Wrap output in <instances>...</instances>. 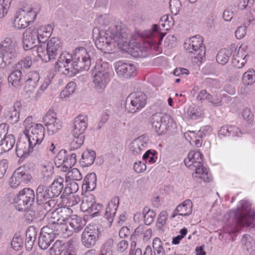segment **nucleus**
<instances>
[{
  "label": "nucleus",
  "instance_id": "338daca9",
  "mask_svg": "<svg viewBox=\"0 0 255 255\" xmlns=\"http://www.w3.org/2000/svg\"><path fill=\"white\" fill-rule=\"evenodd\" d=\"M237 6L239 9L243 10L247 7H251L254 3V0H239Z\"/></svg>",
  "mask_w": 255,
  "mask_h": 255
},
{
  "label": "nucleus",
  "instance_id": "ddd939ff",
  "mask_svg": "<svg viewBox=\"0 0 255 255\" xmlns=\"http://www.w3.org/2000/svg\"><path fill=\"white\" fill-rule=\"evenodd\" d=\"M170 120V117L167 115L161 116V114H155L151 119L152 128L158 135H161L168 129L169 126L168 125Z\"/></svg>",
  "mask_w": 255,
  "mask_h": 255
},
{
  "label": "nucleus",
  "instance_id": "de8ad7c7",
  "mask_svg": "<svg viewBox=\"0 0 255 255\" xmlns=\"http://www.w3.org/2000/svg\"><path fill=\"white\" fill-rule=\"evenodd\" d=\"M42 173L43 175L42 182L43 184L47 185L52 180L53 170L50 167L44 166Z\"/></svg>",
  "mask_w": 255,
  "mask_h": 255
},
{
  "label": "nucleus",
  "instance_id": "7ed1b4c3",
  "mask_svg": "<svg viewBox=\"0 0 255 255\" xmlns=\"http://www.w3.org/2000/svg\"><path fill=\"white\" fill-rule=\"evenodd\" d=\"M184 162L185 165L188 167L192 166L195 167L196 173L200 175L199 177L204 182H209L211 180L208 169L203 166V155L199 151H190L187 158L184 159Z\"/></svg>",
  "mask_w": 255,
  "mask_h": 255
},
{
  "label": "nucleus",
  "instance_id": "72a5a7b5",
  "mask_svg": "<svg viewBox=\"0 0 255 255\" xmlns=\"http://www.w3.org/2000/svg\"><path fill=\"white\" fill-rule=\"evenodd\" d=\"M37 231L35 227L30 226L27 229L25 234V246L26 248L31 249L36 240Z\"/></svg>",
  "mask_w": 255,
  "mask_h": 255
},
{
  "label": "nucleus",
  "instance_id": "052dcab7",
  "mask_svg": "<svg viewBox=\"0 0 255 255\" xmlns=\"http://www.w3.org/2000/svg\"><path fill=\"white\" fill-rule=\"evenodd\" d=\"M67 152V151L65 149H62L59 151L55 158V164H58L59 166L62 165L66 158Z\"/></svg>",
  "mask_w": 255,
  "mask_h": 255
},
{
  "label": "nucleus",
  "instance_id": "c03bdc74",
  "mask_svg": "<svg viewBox=\"0 0 255 255\" xmlns=\"http://www.w3.org/2000/svg\"><path fill=\"white\" fill-rule=\"evenodd\" d=\"M109 69V64L107 62L102 61H98L94 67L95 74H104V75H110Z\"/></svg>",
  "mask_w": 255,
  "mask_h": 255
},
{
  "label": "nucleus",
  "instance_id": "dca6fc26",
  "mask_svg": "<svg viewBox=\"0 0 255 255\" xmlns=\"http://www.w3.org/2000/svg\"><path fill=\"white\" fill-rule=\"evenodd\" d=\"M55 236L47 227L41 228L38 238V246L42 250L47 249L54 241Z\"/></svg>",
  "mask_w": 255,
  "mask_h": 255
},
{
  "label": "nucleus",
  "instance_id": "9b49d317",
  "mask_svg": "<svg viewBox=\"0 0 255 255\" xmlns=\"http://www.w3.org/2000/svg\"><path fill=\"white\" fill-rule=\"evenodd\" d=\"M20 7L17 9V19L18 18L17 14L19 15H23L25 19V23H22V18H20L18 20V26L19 29L24 28L28 26L31 22H33L36 18L37 14L36 12L30 7L27 3L22 4L19 3Z\"/></svg>",
  "mask_w": 255,
  "mask_h": 255
},
{
  "label": "nucleus",
  "instance_id": "412c9836",
  "mask_svg": "<svg viewBox=\"0 0 255 255\" xmlns=\"http://www.w3.org/2000/svg\"><path fill=\"white\" fill-rule=\"evenodd\" d=\"M86 223L85 220L76 215H72L70 218H67V224L70 226V227H68V230L71 232V235L73 232L78 233L81 231Z\"/></svg>",
  "mask_w": 255,
  "mask_h": 255
},
{
  "label": "nucleus",
  "instance_id": "ea45409f",
  "mask_svg": "<svg viewBox=\"0 0 255 255\" xmlns=\"http://www.w3.org/2000/svg\"><path fill=\"white\" fill-rule=\"evenodd\" d=\"M31 64L32 60L30 56H27L23 59L19 61L17 63V72L19 74V76H22V72L24 73L23 68H29Z\"/></svg>",
  "mask_w": 255,
  "mask_h": 255
},
{
  "label": "nucleus",
  "instance_id": "603ef678",
  "mask_svg": "<svg viewBox=\"0 0 255 255\" xmlns=\"http://www.w3.org/2000/svg\"><path fill=\"white\" fill-rule=\"evenodd\" d=\"M187 114L191 119L195 120L203 115L202 111L195 106H191L187 111Z\"/></svg>",
  "mask_w": 255,
  "mask_h": 255
},
{
  "label": "nucleus",
  "instance_id": "79ce46f5",
  "mask_svg": "<svg viewBox=\"0 0 255 255\" xmlns=\"http://www.w3.org/2000/svg\"><path fill=\"white\" fill-rule=\"evenodd\" d=\"M64 241L57 240L50 248L49 252L50 255H61L64 251Z\"/></svg>",
  "mask_w": 255,
  "mask_h": 255
},
{
  "label": "nucleus",
  "instance_id": "f03ea898",
  "mask_svg": "<svg viewBox=\"0 0 255 255\" xmlns=\"http://www.w3.org/2000/svg\"><path fill=\"white\" fill-rule=\"evenodd\" d=\"M241 206L233 212L234 217L232 224L229 227V234H235L239 232L243 227L250 226L253 223L255 229V211L252 209L251 204L247 201H240Z\"/></svg>",
  "mask_w": 255,
  "mask_h": 255
},
{
  "label": "nucleus",
  "instance_id": "4c0bfd02",
  "mask_svg": "<svg viewBox=\"0 0 255 255\" xmlns=\"http://www.w3.org/2000/svg\"><path fill=\"white\" fill-rule=\"evenodd\" d=\"M77 162L76 155L74 153L67 152L66 158L62 165L65 171L68 170L72 168Z\"/></svg>",
  "mask_w": 255,
  "mask_h": 255
},
{
  "label": "nucleus",
  "instance_id": "774afa93",
  "mask_svg": "<svg viewBox=\"0 0 255 255\" xmlns=\"http://www.w3.org/2000/svg\"><path fill=\"white\" fill-rule=\"evenodd\" d=\"M9 87L15 88L16 84V70L13 69L7 78Z\"/></svg>",
  "mask_w": 255,
  "mask_h": 255
},
{
  "label": "nucleus",
  "instance_id": "4468645a",
  "mask_svg": "<svg viewBox=\"0 0 255 255\" xmlns=\"http://www.w3.org/2000/svg\"><path fill=\"white\" fill-rule=\"evenodd\" d=\"M37 29L30 27L23 33L22 45L25 51L32 50L37 44Z\"/></svg>",
  "mask_w": 255,
  "mask_h": 255
},
{
  "label": "nucleus",
  "instance_id": "2f4dec72",
  "mask_svg": "<svg viewBox=\"0 0 255 255\" xmlns=\"http://www.w3.org/2000/svg\"><path fill=\"white\" fill-rule=\"evenodd\" d=\"M236 48L235 45H231L230 49L223 48L221 49L218 52L216 56V60L217 62L221 65L226 64L229 57L231 56L233 50H235Z\"/></svg>",
  "mask_w": 255,
  "mask_h": 255
},
{
  "label": "nucleus",
  "instance_id": "f257e3e1",
  "mask_svg": "<svg viewBox=\"0 0 255 255\" xmlns=\"http://www.w3.org/2000/svg\"><path fill=\"white\" fill-rule=\"evenodd\" d=\"M96 32L98 35L96 37V46L105 53H110L113 47H124L128 44V34L121 24L112 25L104 30L94 28V37Z\"/></svg>",
  "mask_w": 255,
  "mask_h": 255
},
{
  "label": "nucleus",
  "instance_id": "0e129e2a",
  "mask_svg": "<svg viewBox=\"0 0 255 255\" xmlns=\"http://www.w3.org/2000/svg\"><path fill=\"white\" fill-rule=\"evenodd\" d=\"M56 202L53 199H47V200L44 202L42 203L43 209L46 211V212H48L51 210V209L55 207Z\"/></svg>",
  "mask_w": 255,
  "mask_h": 255
},
{
  "label": "nucleus",
  "instance_id": "49530a36",
  "mask_svg": "<svg viewBox=\"0 0 255 255\" xmlns=\"http://www.w3.org/2000/svg\"><path fill=\"white\" fill-rule=\"evenodd\" d=\"M255 71L250 69L243 76V81L247 85H252L255 82Z\"/></svg>",
  "mask_w": 255,
  "mask_h": 255
},
{
  "label": "nucleus",
  "instance_id": "c9c22d12",
  "mask_svg": "<svg viewBox=\"0 0 255 255\" xmlns=\"http://www.w3.org/2000/svg\"><path fill=\"white\" fill-rule=\"evenodd\" d=\"M27 166H20L17 168V181L25 183H28L31 179Z\"/></svg>",
  "mask_w": 255,
  "mask_h": 255
},
{
  "label": "nucleus",
  "instance_id": "c756f323",
  "mask_svg": "<svg viewBox=\"0 0 255 255\" xmlns=\"http://www.w3.org/2000/svg\"><path fill=\"white\" fill-rule=\"evenodd\" d=\"M244 251L247 255H255V243L249 235H244L241 240Z\"/></svg>",
  "mask_w": 255,
  "mask_h": 255
},
{
  "label": "nucleus",
  "instance_id": "e2e57ef3",
  "mask_svg": "<svg viewBox=\"0 0 255 255\" xmlns=\"http://www.w3.org/2000/svg\"><path fill=\"white\" fill-rule=\"evenodd\" d=\"M159 26L157 24H153L151 29L149 31L147 34V36L151 39L152 43L156 42V40L155 39L157 34H158Z\"/></svg>",
  "mask_w": 255,
  "mask_h": 255
},
{
  "label": "nucleus",
  "instance_id": "5fc2aeb1",
  "mask_svg": "<svg viewBox=\"0 0 255 255\" xmlns=\"http://www.w3.org/2000/svg\"><path fill=\"white\" fill-rule=\"evenodd\" d=\"M11 0H0V18H3L9 8Z\"/></svg>",
  "mask_w": 255,
  "mask_h": 255
},
{
  "label": "nucleus",
  "instance_id": "13d9d810",
  "mask_svg": "<svg viewBox=\"0 0 255 255\" xmlns=\"http://www.w3.org/2000/svg\"><path fill=\"white\" fill-rule=\"evenodd\" d=\"M181 6V2L179 0H170L169 7L172 14L176 15Z\"/></svg>",
  "mask_w": 255,
  "mask_h": 255
},
{
  "label": "nucleus",
  "instance_id": "39448f33",
  "mask_svg": "<svg viewBox=\"0 0 255 255\" xmlns=\"http://www.w3.org/2000/svg\"><path fill=\"white\" fill-rule=\"evenodd\" d=\"M75 61V66L77 73L82 70L87 71L91 64V60L94 59V52L92 51H87L84 47H78L75 49L73 55Z\"/></svg>",
  "mask_w": 255,
  "mask_h": 255
},
{
  "label": "nucleus",
  "instance_id": "aec40b11",
  "mask_svg": "<svg viewBox=\"0 0 255 255\" xmlns=\"http://www.w3.org/2000/svg\"><path fill=\"white\" fill-rule=\"evenodd\" d=\"M110 81V75L104 74H95L93 77L94 88L99 93L104 91Z\"/></svg>",
  "mask_w": 255,
  "mask_h": 255
},
{
  "label": "nucleus",
  "instance_id": "b1692460",
  "mask_svg": "<svg viewBox=\"0 0 255 255\" xmlns=\"http://www.w3.org/2000/svg\"><path fill=\"white\" fill-rule=\"evenodd\" d=\"M88 118L85 115H79L74 121L72 132L75 135L84 134L88 126Z\"/></svg>",
  "mask_w": 255,
  "mask_h": 255
},
{
  "label": "nucleus",
  "instance_id": "8fccbe9b",
  "mask_svg": "<svg viewBox=\"0 0 255 255\" xmlns=\"http://www.w3.org/2000/svg\"><path fill=\"white\" fill-rule=\"evenodd\" d=\"M76 84L74 82H69L64 89L60 93V97L61 98H65L69 97L72 94L74 93L76 89Z\"/></svg>",
  "mask_w": 255,
  "mask_h": 255
},
{
  "label": "nucleus",
  "instance_id": "1a4fd4ad",
  "mask_svg": "<svg viewBox=\"0 0 255 255\" xmlns=\"http://www.w3.org/2000/svg\"><path fill=\"white\" fill-rule=\"evenodd\" d=\"M126 109L128 112L135 113L142 109L146 103V96L142 92L130 94L127 99Z\"/></svg>",
  "mask_w": 255,
  "mask_h": 255
},
{
  "label": "nucleus",
  "instance_id": "cd10ccee",
  "mask_svg": "<svg viewBox=\"0 0 255 255\" xmlns=\"http://www.w3.org/2000/svg\"><path fill=\"white\" fill-rule=\"evenodd\" d=\"M53 232L54 236L61 235L64 237H68L71 235V232L68 230L67 221L57 223L55 225L48 227Z\"/></svg>",
  "mask_w": 255,
  "mask_h": 255
},
{
  "label": "nucleus",
  "instance_id": "6ab92c4d",
  "mask_svg": "<svg viewBox=\"0 0 255 255\" xmlns=\"http://www.w3.org/2000/svg\"><path fill=\"white\" fill-rule=\"evenodd\" d=\"M29 149V140L26 135L20 134L17 141V157H20L19 162H22L29 155L24 156Z\"/></svg>",
  "mask_w": 255,
  "mask_h": 255
},
{
  "label": "nucleus",
  "instance_id": "423d86ee",
  "mask_svg": "<svg viewBox=\"0 0 255 255\" xmlns=\"http://www.w3.org/2000/svg\"><path fill=\"white\" fill-rule=\"evenodd\" d=\"M30 130V132L27 129L23 131V134L26 135L29 140V149L24 156L29 155L33 151V148L41 143L44 137V128L41 124H38L31 126Z\"/></svg>",
  "mask_w": 255,
  "mask_h": 255
},
{
  "label": "nucleus",
  "instance_id": "a19ab883",
  "mask_svg": "<svg viewBox=\"0 0 255 255\" xmlns=\"http://www.w3.org/2000/svg\"><path fill=\"white\" fill-rule=\"evenodd\" d=\"M73 138L70 143V150H75L81 147L85 139V135H75L72 132Z\"/></svg>",
  "mask_w": 255,
  "mask_h": 255
},
{
  "label": "nucleus",
  "instance_id": "2eb2a0df",
  "mask_svg": "<svg viewBox=\"0 0 255 255\" xmlns=\"http://www.w3.org/2000/svg\"><path fill=\"white\" fill-rule=\"evenodd\" d=\"M115 69L119 76L125 78H129L135 74L136 68L132 64L125 63L121 61L116 63Z\"/></svg>",
  "mask_w": 255,
  "mask_h": 255
},
{
  "label": "nucleus",
  "instance_id": "bb28decb",
  "mask_svg": "<svg viewBox=\"0 0 255 255\" xmlns=\"http://www.w3.org/2000/svg\"><path fill=\"white\" fill-rule=\"evenodd\" d=\"M192 211V203L190 200H186L181 204L179 205L174 211V213L171 216V218H174L176 215L182 216H187L190 215Z\"/></svg>",
  "mask_w": 255,
  "mask_h": 255
},
{
  "label": "nucleus",
  "instance_id": "a211bd4d",
  "mask_svg": "<svg viewBox=\"0 0 255 255\" xmlns=\"http://www.w3.org/2000/svg\"><path fill=\"white\" fill-rule=\"evenodd\" d=\"M61 42L56 37H52L47 42V53L48 55V60H54L56 58L58 53L62 49Z\"/></svg>",
  "mask_w": 255,
  "mask_h": 255
},
{
  "label": "nucleus",
  "instance_id": "864d4df0",
  "mask_svg": "<svg viewBox=\"0 0 255 255\" xmlns=\"http://www.w3.org/2000/svg\"><path fill=\"white\" fill-rule=\"evenodd\" d=\"M63 201L65 202L66 205L68 207L74 206L79 203L80 198L77 195L74 194H70L65 199H63Z\"/></svg>",
  "mask_w": 255,
  "mask_h": 255
},
{
  "label": "nucleus",
  "instance_id": "c85d7f7f",
  "mask_svg": "<svg viewBox=\"0 0 255 255\" xmlns=\"http://www.w3.org/2000/svg\"><path fill=\"white\" fill-rule=\"evenodd\" d=\"M64 179L61 177H57L48 187L53 198L58 197L64 188Z\"/></svg>",
  "mask_w": 255,
  "mask_h": 255
},
{
  "label": "nucleus",
  "instance_id": "6e6552de",
  "mask_svg": "<svg viewBox=\"0 0 255 255\" xmlns=\"http://www.w3.org/2000/svg\"><path fill=\"white\" fill-rule=\"evenodd\" d=\"M100 235V229L96 224H89L84 229L81 236L82 245L87 248L94 247Z\"/></svg>",
  "mask_w": 255,
  "mask_h": 255
},
{
  "label": "nucleus",
  "instance_id": "4d7b16f0",
  "mask_svg": "<svg viewBox=\"0 0 255 255\" xmlns=\"http://www.w3.org/2000/svg\"><path fill=\"white\" fill-rule=\"evenodd\" d=\"M168 215L166 211H162L158 216L157 221V228L159 230L162 229L166 223Z\"/></svg>",
  "mask_w": 255,
  "mask_h": 255
},
{
  "label": "nucleus",
  "instance_id": "680f3d73",
  "mask_svg": "<svg viewBox=\"0 0 255 255\" xmlns=\"http://www.w3.org/2000/svg\"><path fill=\"white\" fill-rule=\"evenodd\" d=\"M69 177H70L72 181H80L82 179V176L80 171L76 168L72 169L68 173Z\"/></svg>",
  "mask_w": 255,
  "mask_h": 255
},
{
  "label": "nucleus",
  "instance_id": "473e14b6",
  "mask_svg": "<svg viewBox=\"0 0 255 255\" xmlns=\"http://www.w3.org/2000/svg\"><path fill=\"white\" fill-rule=\"evenodd\" d=\"M97 185V176L94 172L88 174L84 178L82 189L86 191H93Z\"/></svg>",
  "mask_w": 255,
  "mask_h": 255
},
{
  "label": "nucleus",
  "instance_id": "5701e85b",
  "mask_svg": "<svg viewBox=\"0 0 255 255\" xmlns=\"http://www.w3.org/2000/svg\"><path fill=\"white\" fill-rule=\"evenodd\" d=\"M147 139L143 135L132 141L129 145V149L132 154L136 155L145 149Z\"/></svg>",
  "mask_w": 255,
  "mask_h": 255
},
{
  "label": "nucleus",
  "instance_id": "e433bc0d",
  "mask_svg": "<svg viewBox=\"0 0 255 255\" xmlns=\"http://www.w3.org/2000/svg\"><path fill=\"white\" fill-rule=\"evenodd\" d=\"M15 141V137L13 134L6 135L0 145V154L10 150L13 147Z\"/></svg>",
  "mask_w": 255,
  "mask_h": 255
},
{
  "label": "nucleus",
  "instance_id": "58836bf2",
  "mask_svg": "<svg viewBox=\"0 0 255 255\" xmlns=\"http://www.w3.org/2000/svg\"><path fill=\"white\" fill-rule=\"evenodd\" d=\"M30 51L35 52L37 56L39 57L43 61L45 62H49L48 55L47 53V46L45 47V44L44 45L41 44L40 45H37L36 47L31 50Z\"/></svg>",
  "mask_w": 255,
  "mask_h": 255
},
{
  "label": "nucleus",
  "instance_id": "f704fd0d",
  "mask_svg": "<svg viewBox=\"0 0 255 255\" xmlns=\"http://www.w3.org/2000/svg\"><path fill=\"white\" fill-rule=\"evenodd\" d=\"M96 152L93 150H87L82 155L80 163L83 167H88L94 163L96 158Z\"/></svg>",
  "mask_w": 255,
  "mask_h": 255
},
{
  "label": "nucleus",
  "instance_id": "9d476101",
  "mask_svg": "<svg viewBox=\"0 0 255 255\" xmlns=\"http://www.w3.org/2000/svg\"><path fill=\"white\" fill-rule=\"evenodd\" d=\"M34 191L30 188H25L17 194V210L26 211L28 206L32 205L35 201Z\"/></svg>",
  "mask_w": 255,
  "mask_h": 255
},
{
  "label": "nucleus",
  "instance_id": "37998d69",
  "mask_svg": "<svg viewBox=\"0 0 255 255\" xmlns=\"http://www.w3.org/2000/svg\"><path fill=\"white\" fill-rule=\"evenodd\" d=\"M96 202L95 196L93 195L85 196L81 205V209L83 212H86L89 210Z\"/></svg>",
  "mask_w": 255,
  "mask_h": 255
},
{
  "label": "nucleus",
  "instance_id": "a878e982",
  "mask_svg": "<svg viewBox=\"0 0 255 255\" xmlns=\"http://www.w3.org/2000/svg\"><path fill=\"white\" fill-rule=\"evenodd\" d=\"M119 204V199L116 197L113 198L107 205L105 213V217L108 221L110 225L113 222V218L116 213Z\"/></svg>",
  "mask_w": 255,
  "mask_h": 255
},
{
  "label": "nucleus",
  "instance_id": "09e8293b",
  "mask_svg": "<svg viewBox=\"0 0 255 255\" xmlns=\"http://www.w3.org/2000/svg\"><path fill=\"white\" fill-rule=\"evenodd\" d=\"M39 77L38 74L35 73L31 78H29L25 81V88L27 91H31L36 87V83L38 82Z\"/></svg>",
  "mask_w": 255,
  "mask_h": 255
},
{
  "label": "nucleus",
  "instance_id": "20e7f679",
  "mask_svg": "<svg viewBox=\"0 0 255 255\" xmlns=\"http://www.w3.org/2000/svg\"><path fill=\"white\" fill-rule=\"evenodd\" d=\"M74 56L67 52H63L60 55L58 61L54 65L55 70L60 71L68 77H72L77 74V70L75 66Z\"/></svg>",
  "mask_w": 255,
  "mask_h": 255
},
{
  "label": "nucleus",
  "instance_id": "f8f14e48",
  "mask_svg": "<svg viewBox=\"0 0 255 255\" xmlns=\"http://www.w3.org/2000/svg\"><path fill=\"white\" fill-rule=\"evenodd\" d=\"M43 122L49 134H53L62 128V122L57 119L56 114L49 110L43 118Z\"/></svg>",
  "mask_w": 255,
  "mask_h": 255
},
{
  "label": "nucleus",
  "instance_id": "4be33fe9",
  "mask_svg": "<svg viewBox=\"0 0 255 255\" xmlns=\"http://www.w3.org/2000/svg\"><path fill=\"white\" fill-rule=\"evenodd\" d=\"M44 184H40L36 191V202L41 205L47 199H53L48 186Z\"/></svg>",
  "mask_w": 255,
  "mask_h": 255
},
{
  "label": "nucleus",
  "instance_id": "7c9ffc66",
  "mask_svg": "<svg viewBox=\"0 0 255 255\" xmlns=\"http://www.w3.org/2000/svg\"><path fill=\"white\" fill-rule=\"evenodd\" d=\"M249 56L245 54L243 48L240 46L238 49L237 55H233L232 63L234 66L237 68H242L244 66L247 61V57Z\"/></svg>",
  "mask_w": 255,
  "mask_h": 255
},
{
  "label": "nucleus",
  "instance_id": "bf43d9fd",
  "mask_svg": "<svg viewBox=\"0 0 255 255\" xmlns=\"http://www.w3.org/2000/svg\"><path fill=\"white\" fill-rule=\"evenodd\" d=\"M103 206L100 203L95 202L94 205L89 209L87 210L85 212H87L89 214H91V216L93 217L97 216L101 210L102 209Z\"/></svg>",
  "mask_w": 255,
  "mask_h": 255
},
{
  "label": "nucleus",
  "instance_id": "f3484780",
  "mask_svg": "<svg viewBox=\"0 0 255 255\" xmlns=\"http://www.w3.org/2000/svg\"><path fill=\"white\" fill-rule=\"evenodd\" d=\"M11 43V39L9 37H6L0 44V68H2L5 65H8L11 63V60H13V57L8 56L7 50L9 49V46Z\"/></svg>",
  "mask_w": 255,
  "mask_h": 255
},
{
  "label": "nucleus",
  "instance_id": "0eeeda50",
  "mask_svg": "<svg viewBox=\"0 0 255 255\" xmlns=\"http://www.w3.org/2000/svg\"><path fill=\"white\" fill-rule=\"evenodd\" d=\"M203 37L197 35L187 40L184 46L189 52L196 54V58L202 60L205 57L206 53L205 47L203 45Z\"/></svg>",
  "mask_w": 255,
  "mask_h": 255
},
{
  "label": "nucleus",
  "instance_id": "393cba45",
  "mask_svg": "<svg viewBox=\"0 0 255 255\" xmlns=\"http://www.w3.org/2000/svg\"><path fill=\"white\" fill-rule=\"evenodd\" d=\"M66 211L65 209H58L53 212L51 216L47 218L48 224L45 227H49L57 223L67 221V215L64 214Z\"/></svg>",
  "mask_w": 255,
  "mask_h": 255
},
{
  "label": "nucleus",
  "instance_id": "69168bd1",
  "mask_svg": "<svg viewBox=\"0 0 255 255\" xmlns=\"http://www.w3.org/2000/svg\"><path fill=\"white\" fill-rule=\"evenodd\" d=\"M206 100L212 103L214 106L219 107L222 105L221 99L217 96L215 97H213V96L208 94Z\"/></svg>",
  "mask_w": 255,
  "mask_h": 255
},
{
  "label": "nucleus",
  "instance_id": "6e6d98bb",
  "mask_svg": "<svg viewBox=\"0 0 255 255\" xmlns=\"http://www.w3.org/2000/svg\"><path fill=\"white\" fill-rule=\"evenodd\" d=\"M184 136L187 140H189L188 137H190V139L193 140V142L195 143V145L197 147H199L201 146L202 140L200 139L201 138H198L197 135H195L194 131H189L185 133Z\"/></svg>",
  "mask_w": 255,
  "mask_h": 255
},
{
  "label": "nucleus",
  "instance_id": "a18cd8bd",
  "mask_svg": "<svg viewBox=\"0 0 255 255\" xmlns=\"http://www.w3.org/2000/svg\"><path fill=\"white\" fill-rule=\"evenodd\" d=\"M144 215V222L147 225H150L153 223L156 216L154 210H151L148 207H145L142 211Z\"/></svg>",
  "mask_w": 255,
  "mask_h": 255
},
{
  "label": "nucleus",
  "instance_id": "3c124183",
  "mask_svg": "<svg viewBox=\"0 0 255 255\" xmlns=\"http://www.w3.org/2000/svg\"><path fill=\"white\" fill-rule=\"evenodd\" d=\"M41 147L39 145L37 146L38 149H41L40 152L42 154L45 153L47 151H49L52 153H55V146L54 143L51 141H44L42 143Z\"/></svg>",
  "mask_w": 255,
  "mask_h": 255
}]
</instances>
